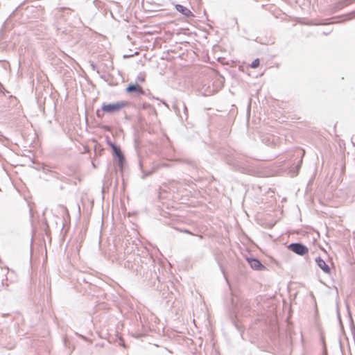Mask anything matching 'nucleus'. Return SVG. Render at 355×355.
<instances>
[{
  "label": "nucleus",
  "mask_w": 355,
  "mask_h": 355,
  "mask_svg": "<svg viewBox=\"0 0 355 355\" xmlns=\"http://www.w3.org/2000/svg\"><path fill=\"white\" fill-rule=\"evenodd\" d=\"M141 265L137 267V272L145 277L146 279L153 281V279L160 282L157 270H159L160 263L153 259L148 252L144 253L140 257Z\"/></svg>",
  "instance_id": "obj_1"
},
{
  "label": "nucleus",
  "mask_w": 355,
  "mask_h": 355,
  "mask_svg": "<svg viewBox=\"0 0 355 355\" xmlns=\"http://www.w3.org/2000/svg\"><path fill=\"white\" fill-rule=\"evenodd\" d=\"M232 312L231 320L234 326L240 332L241 336L243 338L244 332V327L239 324L237 317L239 314H246L250 309V302L248 300L236 299V301L233 296L231 300Z\"/></svg>",
  "instance_id": "obj_2"
},
{
  "label": "nucleus",
  "mask_w": 355,
  "mask_h": 355,
  "mask_svg": "<svg viewBox=\"0 0 355 355\" xmlns=\"http://www.w3.org/2000/svg\"><path fill=\"white\" fill-rule=\"evenodd\" d=\"M128 104V103L126 101H117L110 103H103L101 109H98L96 110V116L98 118H102L105 113L109 114H114L126 107Z\"/></svg>",
  "instance_id": "obj_3"
},
{
  "label": "nucleus",
  "mask_w": 355,
  "mask_h": 355,
  "mask_svg": "<svg viewBox=\"0 0 355 355\" xmlns=\"http://www.w3.org/2000/svg\"><path fill=\"white\" fill-rule=\"evenodd\" d=\"M226 162L228 165L231 166L235 171H239L242 173H248L250 169L248 168V162L244 160L243 158L234 155L226 159Z\"/></svg>",
  "instance_id": "obj_4"
},
{
  "label": "nucleus",
  "mask_w": 355,
  "mask_h": 355,
  "mask_svg": "<svg viewBox=\"0 0 355 355\" xmlns=\"http://www.w3.org/2000/svg\"><path fill=\"white\" fill-rule=\"evenodd\" d=\"M112 156L114 159L117 161V164L119 166V170L121 176L123 175V171L126 167L127 163L125 157L122 152L120 146H114L112 150Z\"/></svg>",
  "instance_id": "obj_5"
},
{
  "label": "nucleus",
  "mask_w": 355,
  "mask_h": 355,
  "mask_svg": "<svg viewBox=\"0 0 355 355\" xmlns=\"http://www.w3.org/2000/svg\"><path fill=\"white\" fill-rule=\"evenodd\" d=\"M340 196L347 203H352L355 198V180L351 182L346 187L340 190Z\"/></svg>",
  "instance_id": "obj_6"
},
{
  "label": "nucleus",
  "mask_w": 355,
  "mask_h": 355,
  "mask_svg": "<svg viewBox=\"0 0 355 355\" xmlns=\"http://www.w3.org/2000/svg\"><path fill=\"white\" fill-rule=\"evenodd\" d=\"M354 1L355 0H338L334 4L333 8L335 11H338ZM344 17L345 18V20L355 18V10L345 15Z\"/></svg>",
  "instance_id": "obj_7"
},
{
  "label": "nucleus",
  "mask_w": 355,
  "mask_h": 355,
  "mask_svg": "<svg viewBox=\"0 0 355 355\" xmlns=\"http://www.w3.org/2000/svg\"><path fill=\"white\" fill-rule=\"evenodd\" d=\"M288 249L299 256H304L309 252V248L301 242H293L288 245Z\"/></svg>",
  "instance_id": "obj_8"
},
{
  "label": "nucleus",
  "mask_w": 355,
  "mask_h": 355,
  "mask_svg": "<svg viewBox=\"0 0 355 355\" xmlns=\"http://www.w3.org/2000/svg\"><path fill=\"white\" fill-rule=\"evenodd\" d=\"M125 92L130 94H135L139 96L146 95V92L143 87L137 83H130L128 84L126 87Z\"/></svg>",
  "instance_id": "obj_9"
},
{
  "label": "nucleus",
  "mask_w": 355,
  "mask_h": 355,
  "mask_svg": "<svg viewBox=\"0 0 355 355\" xmlns=\"http://www.w3.org/2000/svg\"><path fill=\"white\" fill-rule=\"evenodd\" d=\"M247 261L250 266L255 270H263L266 268L265 266L261 262L259 259L256 257H250L247 258Z\"/></svg>",
  "instance_id": "obj_10"
},
{
  "label": "nucleus",
  "mask_w": 355,
  "mask_h": 355,
  "mask_svg": "<svg viewBox=\"0 0 355 355\" xmlns=\"http://www.w3.org/2000/svg\"><path fill=\"white\" fill-rule=\"evenodd\" d=\"M317 266L326 274L331 273V268L321 257L318 256L315 259Z\"/></svg>",
  "instance_id": "obj_11"
},
{
  "label": "nucleus",
  "mask_w": 355,
  "mask_h": 355,
  "mask_svg": "<svg viewBox=\"0 0 355 355\" xmlns=\"http://www.w3.org/2000/svg\"><path fill=\"white\" fill-rule=\"evenodd\" d=\"M175 8L178 12L187 18L194 17L193 12L189 8L182 4L176 3L175 5Z\"/></svg>",
  "instance_id": "obj_12"
},
{
  "label": "nucleus",
  "mask_w": 355,
  "mask_h": 355,
  "mask_svg": "<svg viewBox=\"0 0 355 355\" xmlns=\"http://www.w3.org/2000/svg\"><path fill=\"white\" fill-rule=\"evenodd\" d=\"M159 166H160L159 164H156L153 165V166L152 167L151 170L144 171L143 169L142 162H141V160H139V167H140V168L141 170V172L143 173L142 178H145L146 177L151 175L153 173L156 171L159 168Z\"/></svg>",
  "instance_id": "obj_13"
},
{
  "label": "nucleus",
  "mask_w": 355,
  "mask_h": 355,
  "mask_svg": "<svg viewBox=\"0 0 355 355\" xmlns=\"http://www.w3.org/2000/svg\"><path fill=\"white\" fill-rule=\"evenodd\" d=\"M111 184H112L111 178L109 175H105L104 177L102 192L103 193L106 189H108L109 187L111 185Z\"/></svg>",
  "instance_id": "obj_14"
},
{
  "label": "nucleus",
  "mask_w": 355,
  "mask_h": 355,
  "mask_svg": "<svg viewBox=\"0 0 355 355\" xmlns=\"http://www.w3.org/2000/svg\"><path fill=\"white\" fill-rule=\"evenodd\" d=\"M320 340L322 345V355H327V349L325 343L324 336L322 333L320 334Z\"/></svg>",
  "instance_id": "obj_15"
},
{
  "label": "nucleus",
  "mask_w": 355,
  "mask_h": 355,
  "mask_svg": "<svg viewBox=\"0 0 355 355\" xmlns=\"http://www.w3.org/2000/svg\"><path fill=\"white\" fill-rule=\"evenodd\" d=\"M260 64V60L259 58L254 59L251 64H250V67L252 69L257 68Z\"/></svg>",
  "instance_id": "obj_16"
},
{
  "label": "nucleus",
  "mask_w": 355,
  "mask_h": 355,
  "mask_svg": "<svg viewBox=\"0 0 355 355\" xmlns=\"http://www.w3.org/2000/svg\"><path fill=\"white\" fill-rule=\"evenodd\" d=\"M182 106H183V109H184V116H185V119H187L188 118V110H187V108L186 107V105L184 104V103H182Z\"/></svg>",
  "instance_id": "obj_17"
},
{
  "label": "nucleus",
  "mask_w": 355,
  "mask_h": 355,
  "mask_svg": "<svg viewBox=\"0 0 355 355\" xmlns=\"http://www.w3.org/2000/svg\"><path fill=\"white\" fill-rule=\"evenodd\" d=\"M90 67L92 70L96 71L97 73H99L98 70L97 69V66L94 62H90Z\"/></svg>",
  "instance_id": "obj_18"
},
{
  "label": "nucleus",
  "mask_w": 355,
  "mask_h": 355,
  "mask_svg": "<svg viewBox=\"0 0 355 355\" xmlns=\"http://www.w3.org/2000/svg\"><path fill=\"white\" fill-rule=\"evenodd\" d=\"M180 231L181 232H183V233H185V234L193 235V234L190 230H189L187 229H180Z\"/></svg>",
  "instance_id": "obj_19"
},
{
  "label": "nucleus",
  "mask_w": 355,
  "mask_h": 355,
  "mask_svg": "<svg viewBox=\"0 0 355 355\" xmlns=\"http://www.w3.org/2000/svg\"><path fill=\"white\" fill-rule=\"evenodd\" d=\"M107 144L111 147L112 151L113 150V148L114 146H119V145L116 144L114 142L110 141H107Z\"/></svg>",
  "instance_id": "obj_20"
},
{
  "label": "nucleus",
  "mask_w": 355,
  "mask_h": 355,
  "mask_svg": "<svg viewBox=\"0 0 355 355\" xmlns=\"http://www.w3.org/2000/svg\"><path fill=\"white\" fill-rule=\"evenodd\" d=\"M220 270H221V271H222V272H223V274L224 275V277H225V280L227 281V284H229L227 277V275H226V274L225 272V270H224L223 268L221 266H220Z\"/></svg>",
  "instance_id": "obj_21"
},
{
  "label": "nucleus",
  "mask_w": 355,
  "mask_h": 355,
  "mask_svg": "<svg viewBox=\"0 0 355 355\" xmlns=\"http://www.w3.org/2000/svg\"><path fill=\"white\" fill-rule=\"evenodd\" d=\"M337 318L338 319L340 322H341L340 314L338 306H337Z\"/></svg>",
  "instance_id": "obj_22"
},
{
  "label": "nucleus",
  "mask_w": 355,
  "mask_h": 355,
  "mask_svg": "<svg viewBox=\"0 0 355 355\" xmlns=\"http://www.w3.org/2000/svg\"><path fill=\"white\" fill-rule=\"evenodd\" d=\"M148 96H149V98H152L153 99H156V100H159L158 98H155L154 96H152V94L150 93L148 94Z\"/></svg>",
  "instance_id": "obj_23"
},
{
  "label": "nucleus",
  "mask_w": 355,
  "mask_h": 355,
  "mask_svg": "<svg viewBox=\"0 0 355 355\" xmlns=\"http://www.w3.org/2000/svg\"><path fill=\"white\" fill-rule=\"evenodd\" d=\"M118 184H119V180H118V178H116L115 180V184H114V187L116 188L118 187Z\"/></svg>",
  "instance_id": "obj_24"
},
{
  "label": "nucleus",
  "mask_w": 355,
  "mask_h": 355,
  "mask_svg": "<svg viewBox=\"0 0 355 355\" xmlns=\"http://www.w3.org/2000/svg\"><path fill=\"white\" fill-rule=\"evenodd\" d=\"M138 79H139V80H140L141 82H144V78H140L139 76H138Z\"/></svg>",
  "instance_id": "obj_25"
},
{
  "label": "nucleus",
  "mask_w": 355,
  "mask_h": 355,
  "mask_svg": "<svg viewBox=\"0 0 355 355\" xmlns=\"http://www.w3.org/2000/svg\"><path fill=\"white\" fill-rule=\"evenodd\" d=\"M302 162V160L301 159V160L299 162L298 168H300V165H301Z\"/></svg>",
  "instance_id": "obj_26"
},
{
  "label": "nucleus",
  "mask_w": 355,
  "mask_h": 355,
  "mask_svg": "<svg viewBox=\"0 0 355 355\" xmlns=\"http://www.w3.org/2000/svg\"><path fill=\"white\" fill-rule=\"evenodd\" d=\"M92 164L93 167H94V168H96V164H95V163H94V162H92Z\"/></svg>",
  "instance_id": "obj_27"
},
{
  "label": "nucleus",
  "mask_w": 355,
  "mask_h": 355,
  "mask_svg": "<svg viewBox=\"0 0 355 355\" xmlns=\"http://www.w3.org/2000/svg\"><path fill=\"white\" fill-rule=\"evenodd\" d=\"M89 84H90V87H94V85L92 84V81H91V80H90V82H89Z\"/></svg>",
  "instance_id": "obj_28"
},
{
  "label": "nucleus",
  "mask_w": 355,
  "mask_h": 355,
  "mask_svg": "<svg viewBox=\"0 0 355 355\" xmlns=\"http://www.w3.org/2000/svg\"><path fill=\"white\" fill-rule=\"evenodd\" d=\"M132 55H124V56H123V57H124V58H128V57H130V56H132Z\"/></svg>",
  "instance_id": "obj_29"
},
{
  "label": "nucleus",
  "mask_w": 355,
  "mask_h": 355,
  "mask_svg": "<svg viewBox=\"0 0 355 355\" xmlns=\"http://www.w3.org/2000/svg\"><path fill=\"white\" fill-rule=\"evenodd\" d=\"M163 103V104H164L166 106H168L167 103L164 101H162Z\"/></svg>",
  "instance_id": "obj_30"
},
{
  "label": "nucleus",
  "mask_w": 355,
  "mask_h": 355,
  "mask_svg": "<svg viewBox=\"0 0 355 355\" xmlns=\"http://www.w3.org/2000/svg\"><path fill=\"white\" fill-rule=\"evenodd\" d=\"M93 205V201H90V207H92Z\"/></svg>",
  "instance_id": "obj_31"
},
{
  "label": "nucleus",
  "mask_w": 355,
  "mask_h": 355,
  "mask_svg": "<svg viewBox=\"0 0 355 355\" xmlns=\"http://www.w3.org/2000/svg\"><path fill=\"white\" fill-rule=\"evenodd\" d=\"M125 184V180L123 178V185L124 186Z\"/></svg>",
  "instance_id": "obj_32"
},
{
  "label": "nucleus",
  "mask_w": 355,
  "mask_h": 355,
  "mask_svg": "<svg viewBox=\"0 0 355 355\" xmlns=\"http://www.w3.org/2000/svg\"><path fill=\"white\" fill-rule=\"evenodd\" d=\"M198 236H199V238H200V239H202V236H201V235H198Z\"/></svg>",
  "instance_id": "obj_33"
},
{
  "label": "nucleus",
  "mask_w": 355,
  "mask_h": 355,
  "mask_svg": "<svg viewBox=\"0 0 355 355\" xmlns=\"http://www.w3.org/2000/svg\"><path fill=\"white\" fill-rule=\"evenodd\" d=\"M189 164H193V162H188Z\"/></svg>",
  "instance_id": "obj_34"
},
{
  "label": "nucleus",
  "mask_w": 355,
  "mask_h": 355,
  "mask_svg": "<svg viewBox=\"0 0 355 355\" xmlns=\"http://www.w3.org/2000/svg\"><path fill=\"white\" fill-rule=\"evenodd\" d=\"M94 152H95V153H96V147H94Z\"/></svg>",
  "instance_id": "obj_35"
}]
</instances>
